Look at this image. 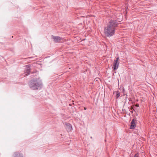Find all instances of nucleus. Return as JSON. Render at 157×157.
I'll return each instance as SVG.
<instances>
[{
    "label": "nucleus",
    "instance_id": "nucleus-5",
    "mask_svg": "<svg viewBox=\"0 0 157 157\" xmlns=\"http://www.w3.org/2000/svg\"><path fill=\"white\" fill-rule=\"evenodd\" d=\"M136 120L133 119L132 120L131 123V125L130 128L131 129H134L136 126Z\"/></svg>",
    "mask_w": 157,
    "mask_h": 157
},
{
    "label": "nucleus",
    "instance_id": "nucleus-6",
    "mask_svg": "<svg viewBox=\"0 0 157 157\" xmlns=\"http://www.w3.org/2000/svg\"><path fill=\"white\" fill-rule=\"evenodd\" d=\"M13 157H24L23 154L19 152H17L13 153Z\"/></svg>",
    "mask_w": 157,
    "mask_h": 157
},
{
    "label": "nucleus",
    "instance_id": "nucleus-11",
    "mask_svg": "<svg viewBox=\"0 0 157 157\" xmlns=\"http://www.w3.org/2000/svg\"><path fill=\"white\" fill-rule=\"evenodd\" d=\"M135 106H136V107H139V104H138L137 103V104H136V105H135Z\"/></svg>",
    "mask_w": 157,
    "mask_h": 157
},
{
    "label": "nucleus",
    "instance_id": "nucleus-12",
    "mask_svg": "<svg viewBox=\"0 0 157 157\" xmlns=\"http://www.w3.org/2000/svg\"><path fill=\"white\" fill-rule=\"evenodd\" d=\"M84 109H85V110H86V107H84Z\"/></svg>",
    "mask_w": 157,
    "mask_h": 157
},
{
    "label": "nucleus",
    "instance_id": "nucleus-13",
    "mask_svg": "<svg viewBox=\"0 0 157 157\" xmlns=\"http://www.w3.org/2000/svg\"><path fill=\"white\" fill-rule=\"evenodd\" d=\"M69 105H71V104H69Z\"/></svg>",
    "mask_w": 157,
    "mask_h": 157
},
{
    "label": "nucleus",
    "instance_id": "nucleus-3",
    "mask_svg": "<svg viewBox=\"0 0 157 157\" xmlns=\"http://www.w3.org/2000/svg\"><path fill=\"white\" fill-rule=\"evenodd\" d=\"M119 57L116 58L114 60L113 63V70H116L118 68L119 62Z\"/></svg>",
    "mask_w": 157,
    "mask_h": 157
},
{
    "label": "nucleus",
    "instance_id": "nucleus-9",
    "mask_svg": "<svg viewBox=\"0 0 157 157\" xmlns=\"http://www.w3.org/2000/svg\"><path fill=\"white\" fill-rule=\"evenodd\" d=\"M66 125L68 127V128L70 129H71L72 128V127L71 124L69 123H67L66 124Z\"/></svg>",
    "mask_w": 157,
    "mask_h": 157
},
{
    "label": "nucleus",
    "instance_id": "nucleus-4",
    "mask_svg": "<svg viewBox=\"0 0 157 157\" xmlns=\"http://www.w3.org/2000/svg\"><path fill=\"white\" fill-rule=\"evenodd\" d=\"M52 38L55 42H59L63 40V38L59 36H52Z\"/></svg>",
    "mask_w": 157,
    "mask_h": 157
},
{
    "label": "nucleus",
    "instance_id": "nucleus-2",
    "mask_svg": "<svg viewBox=\"0 0 157 157\" xmlns=\"http://www.w3.org/2000/svg\"><path fill=\"white\" fill-rule=\"evenodd\" d=\"M42 84L40 78H36L32 79L29 82V86L32 90L40 89Z\"/></svg>",
    "mask_w": 157,
    "mask_h": 157
},
{
    "label": "nucleus",
    "instance_id": "nucleus-10",
    "mask_svg": "<svg viewBox=\"0 0 157 157\" xmlns=\"http://www.w3.org/2000/svg\"><path fill=\"white\" fill-rule=\"evenodd\" d=\"M134 157H139V153H137L136 154Z\"/></svg>",
    "mask_w": 157,
    "mask_h": 157
},
{
    "label": "nucleus",
    "instance_id": "nucleus-7",
    "mask_svg": "<svg viewBox=\"0 0 157 157\" xmlns=\"http://www.w3.org/2000/svg\"><path fill=\"white\" fill-rule=\"evenodd\" d=\"M27 67L28 68L25 71L24 73L25 74V75H24L25 76H27L29 75L31 71V70L29 68V66H27Z\"/></svg>",
    "mask_w": 157,
    "mask_h": 157
},
{
    "label": "nucleus",
    "instance_id": "nucleus-8",
    "mask_svg": "<svg viewBox=\"0 0 157 157\" xmlns=\"http://www.w3.org/2000/svg\"><path fill=\"white\" fill-rule=\"evenodd\" d=\"M116 99H117L120 96V93L118 91H117L116 92Z\"/></svg>",
    "mask_w": 157,
    "mask_h": 157
},
{
    "label": "nucleus",
    "instance_id": "nucleus-1",
    "mask_svg": "<svg viewBox=\"0 0 157 157\" xmlns=\"http://www.w3.org/2000/svg\"><path fill=\"white\" fill-rule=\"evenodd\" d=\"M118 24L116 20H111L106 27L104 29V33L107 37L111 36L115 33V29L117 26Z\"/></svg>",
    "mask_w": 157,
    "mask_h": 157
}]
</instances>
